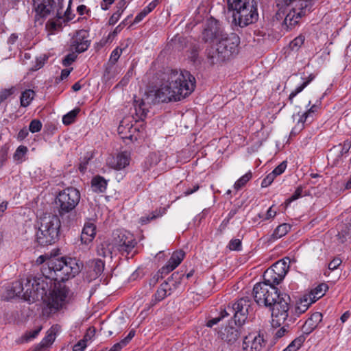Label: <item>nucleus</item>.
Listing matches in <instances>:
<instances>
[{
    "mask_svg": "<svg viewBox=\"0 0 351 351\" xmlns=\"http://www.w3.org/2000/svg\"><path fill=\"white\" fill-rule=\"evenodd\" d=\"M91 187L94 192L104 193L107 187V180L100 176H97L92 179Z\"/></svg>",
    "mask_w": 351,
    "mask_h": 351,
    "instance_id": "21",
    "label": "nucleus"
},
{
    "mask_svg": "<svg viewBox=\"0 0 351 351\" xmlns=\"http://www.w3.org/2000/svg\"><path fill=\"white\" fill-rule=\"evenodd\" d=\"M185 256V252L183 250H179L174 252L169 258V261L171 264H172L174 267H178L182 260L184 259Z\"/></svg>",
    "mask_w": 351,
    "mask_h": 351,
    "instance_id": "34",
    "label": "nucleus"
},
{
    "mask_svg": "<svg viewBox=\"0 0 351 351\" xmlns=\"http://www.w3.org/2000/svg\"><path fill=\"white\" fill-rule=\"evenodd\" d=\"M254 0H228V5L229 8H238V6L246 1H249L250 3H253Z\"/></svg>",
    "mask_w": 351,
    "mask_h": 351,
    "instance_id": "54",
    "label": "nucleus"
},
{
    "mask_svg": "<svg viewBox=\"0 0 351 351\" xmlns=\"http://www.w3.org/2000/svg\"><path fill=\"white\" fill-rule=\"evenodd\" d=\"M60 4V0H33L36 21H40V24H42L43 19L53 16L54 17L48 21V24L56 29V27L61 25V20L64 22L69 21L70 19L66 17L68 10L64 12Z\"/></svg>",
    "mask_w": 351,
    "mask_h": 351,
    "instance_id": "5",
    "label": "nucleus"
},
{
    "mask_svg": "<svg viewBox=\"0 0 351 351\" xmlns=\"http://www.w3.org/2000/svg\"><path fill=\"white\" fill-rule=\"evenodd\" d=\"M278 276L275 271L269 268L264 273V281L263 282H266L269 286L275 287V285H278L284 279L281 276Z\"/></svg>",
    "mask_w": 351,
    "mask_h": 351,
    "instance_id": "20",
    "label": "nucleus"
},
{
    "mask_svg": "<svg viewBox=\"0 0 351 351\" xmlns=\"http://www.w3.org/2000/svg\"><path fill=\"white\" fill-rule=\"evenodd\" d=\"M161 215L162 213L160 211L155 210L147 217H141L140 218V222L141 224H145L151 220L155 219Z\"/></svg>",
    "mask_w": 351,
    "mask_h": 351,
    "instance_id": "43",
    "label": "nucleus"
},
{
    "mask_svg": "<svg viewBox=\"0 0 351 351\" xmlns=\"http://www.w3.org/2000/svg\"><path fill=\"white\" fill-rule=\"evenodd\" d=\"M337 236L341 243H343L348 239H351V223L345 224Z\"/></svg>",
    "mask_w": 351,
    "mask_h": 351,
    "instance_id": "30",
    "label": "nucleus"
},
{
    "mask_svg": "<svg viewBox=\"0 0 351 351\" xmlns=\"http://www.w3.org/2000/svg\"><path fill=\"white\" fill-rule=\"evenodd\" d=\"M112 250H115V248L113 247V245L111 244H101L99 247H98L97 252L98 254L104 257L111 256Z\"/></svg>",
    "mask_w": 351,
    "mask_h": 351,
    "instance_id": "36",
    "label": "nucleus"
},
{
    "mask_svg": "<svg viewBox=\"0 0 351 351\" xmlns=\"http://www.w3.org/2000/svg\"><path fill=\"white\" fill-rule=\"evenodd\" d=\"M288 326H284L283 327L280 328L279 330H278L275 334V337L276 339L281 338L283 337L287 332H288Z\"/></svg>",
    "mask_w": 351,
    "mask_h": 351,
    "instance_id": "57",
    "label": "nucleus"
},
{
    "mask_svg": "<svg viewBox=\"0 0 351 351\" xmlns=\"http://www.w3.org/2000/svg\"><path fill=\"white\" fill-rule=\"evenodd\" d=\"M60 226V220L56 215L46 214L40 217L36 242L41 246L54 243L58 239Z\"/></svg>",
    "mask_w": 351,
    "mask_h": 351,
    "instance_id": "6",
    "label": "nucleus"
},
{
    "mask_svg": "<svg viewBox=\"0 0 351 351\" xmlns=\"http://www.w3.org/2000/svg\"><path fill=\"white\" fill-rule=\"evenodd\" d=\"M42 128V123L38 119L32 120L29 125V130L32 132H38Z\"/></svg>",
    "mask_w": 351,
    "mask_h": 351,
    "instance_id": "46",
    "label": "nucleus"
},
{
    "mask_svg": "<svg viewBox=\"0 0 351 351\" xmlns=\"http://www.w3.org/2000/svg\"><path fill=\"white\" fill-rule=\"evenodd\" d=\"M121 14V12H119V10H117L116 12H114L109 19V24L114 25L119 19Z\"/></svg>",
    "mask_w": 351,
    "mask_h": 351,
    "instance_id": "59",
    "label": "nucleus"
},
{
    "mask_svg": "<svg viewBox=\"0 0 351 351\" xmlns=\"http://www.w3.org/2000/svg\"><path fill=\"white\" fill-rule=\"evenodd\" d=\"M341 260L339 258H335L328 264V269L332 271L335 270L341 265Z\"/></svg>",
    "mask_w": 351,
    "mask_h": 351,
    "instance_id": "55",
    "label": "nucleus"
},
{
    "mask_svg": "<svg viewBox=\"0 0 351 351\" xmlns=\"http://www.w3.org/2000/svg\"><path fill=\"white\" fill-rule=\"evenodd\" d=\"M90 159V157H84V158L83 159V161L81 162V163L80 164V171L81 172H84V171L86 169V166L88 163V160Z\"/></svg>",
    "mask_w": 351,
    "mask_h": 351,
    "instance_id": "62",
    "label": "nucleus"
},
{
    "mask_svg": "<svg viewBox=\"0 0 351 351\" xmlns=\"http://www.w3.org/2000/svg\"><path fill=\"white\" fill-rule=\"evenodd\" d=\"M134 335L135 331L134 330H130L127 337L121 340V343L123 346H125L134 337Z\"/></svg>",
    "mask_w": 351,
    "mask_h": 351,
    "instance_id": "60",
    "label": "nucleus"
},
{
    "mask_svg": "<svg viewBox=\"0 0 351 351\" xmlns=\"http://www.w3.org/2000/svg\"><path fill=\"white\" fill-rule=\"evenodd\" d=\"M265 343L263 337L260 334H250L243 341V351H261Z\"/></svg>",
    "mask_w": 351,
    "mask_h": 351,
    "instance_id": "13",
    "label": "nucleus"
},
{
    "mask_svg": "<svg viewBox=\"0 0 351 351\" xmlns=\"http://www.w3.org/2000/svg\"><path fill=\"white\" fill-rule=\"evenodd\" d=\"M289 265L286 260L282 259L276 262L269 269H272L278 276L284 278L288 271Z\"/></svg>",
    "mask_w": 351,
    "mask_h": 351,
    "instance_id": "22",
    "label": "nucleus"
},
{
    "mask_svg": "<svg viewBox=\"0 0 351 351\" xmlns=\"http://www.w3.org/2000/svg\"><path fill=\"white\" fill-rule=\"evenodd\" d=\"M312 303L314 302H311L310 296L308 295H304L303 298L300 299L299 303L297 304L295 308V313L298 315L304 313Z\"/></svg>",
    "mask_w": 351,
    "mask_h": 351,
    "instance_id": "23",
    "label": "nucleus"
},
{
    "mask_svg": "<svg viewBox=\"0 0 351 351\" xmlns=\"http://www.w3.org/2000/svg\"><path fill=\"white\" fill-rule=\"evenodd\" d=\"M240 337V331L235 327H226L221 332V338L230 345L234 344Z\"/></svg>",
    "mask_w": 351,
    "mask_h": 351,
    "instance_id": "17",
    "label": "nucleus"
},
{
    "mask_svg": "<svg viewBox=\"0 0 351 351\" xmlns=\"http://www.w3.org/2000/svg\"><path fill=\"white\" fill-rule=\"evenodd\" d=\"M253 296L258 305L270 308L273 327L280 326L287 319L291 298L287 293L280 294L276 287L261 282L254 285Z\"/></svg>",
    "mask_w": 351,
    "mask_h": 351,
    "instance_id": "3",
    "label": "nucleus"
},
{
    "mask_svg": "<svg viewBox=\"0 0 351 351\" xmlns=\"http://www.w3.org/2000/svg\"><path fill=\"white\" fill-rule=\"evenodd\" d=\"M223 33V31L220 27L219 21L211 17L205 25L202 38L205 43L213 42L215 39L217 42Z\"/></svg>",
    "mask_w": 351,
    "mask_h": 351,
    "instance_id": "12",
    "label": "nucleus"
},
{
    "mask_svg": "<svg viewBox=\"0 0 351 351\" xmlns=\"http://www.w3.org/2000/svg\"><path fill=\"white\" fill-rule=\"evenodd\" d=\"M96 234V227L92 222H87L84 224L81 234V241L87 244L90 243L95 237Z\"/></svg>",
    "mask_w": 351,
    "mask_h": 351,
    "instance_id": "19",
    "label": "nucleus"
},
{
    "mask_svg": "<svg viewBox=\"0 0 351 351\" xmlns=\"http://www.w3.org/2000/svg\"><path fill=\"white\" fill-rule=\"evenodd\" d=\"M41 329H42V327L40 326L34 330L27 332L25 335V340L27 341H29V340L35 338L36 337H37V335L40 332Z\"/></svg>",
    "mask_w": 351,
    "mask_h": 351,
    "instance_id": "53",
    "label": "nucleus"
},
{
    "mask_svg": "<svg viewBox=\"0 0 351 351\" xmlns=\"http://www.w3.org/2000/svg\"><path fill=\"white\" fill-rule=\"evenodd\" d=\"M298 116L299 117V119L296 125L292 129L291 135H296L304 128L305 124H309L313 120V117L310 116L309 113H306V112L301 114L298 113Z\"/></svg>",
    "mask_w": 351,
    "mask_h": 351,
    "instance_id": "18",
    "label": "nucleus"
},
{
    "mask_svg": "<svg viewBox=\"0 0 351 351\" xmlns=\"http://www.w3.org/2000/svg\"><path fill=\"white\" fill-rule=\"evenodd\" d=\"M114 160V168L116 169H122L129 165V158L126 152L118 154Z\"/></svg>",
    "mask_w": 351,
    "mask_h": 351,
    "instance_id": "25",
    "label": "nucleus"
},
{
    "mask_svg": "<svg viewBox=\"0 0 351 351\" xmlns=\"http://www.w3.org/2000/svg\"><path fill=\"white\" fill-rule=\"evenodd\" d=\"M176 267H174L170 262L168 261L165 266H163L160 270L159 272L161 274V278H162L163 275H166L169 274L170 271H173Z\"/></svg>",
    "mask_w": 351,
    "mask_h": 351,
    "instance_id": "51",
    "label": "nucleus"
},
{
    "mask_svg": "<svg viewBox=\"0 0 351 351\" xmlns=\"http://www.w3.org/2000/svg\"><path fill=\"white\" fill-rule=\"evenodd\" d=\"M28 134V130L24 128L19 132L17 138L19 141H23L27 136Z\"/></svg>",
    "mask_w": 351,
    "mask_h": 351,
    "instance_id": "61",
    "label": "nucleus"
},
{
    "mask_svg": "<svg viewBox=\"0 0 351 351\" xmlns=\"http://www.w3.org/2000/svg\"><path fill=\"white\" fill-rule=\"evenodd\" d=\"M305 339L306 336L304 335H301L293 340L285 349L288 351H297L304 343Z\"/></svg>",
    "mask_w": 351,
    "mask_h": 351,
    "instance_id": "31",
    "label": "nucleus"
},
{
    "mask_svg": "<svg viewBox=\"0 0 351 351\" xmlns=\"http://www.w3.org/2000/svg\"><path fill=\"white\" fill-rule=\"evenodd\" d=\"M276 176L272 173H269L262 181L261 186L267 187L269 186L274 181Z\"/></svg>",
    "mask_w": 351,
    "mask_h": 351,
    "instance_id": "50",
    "label": "nucleus"
},
{
    "mask_svg": "<svg viewBox=\"0 0 351 351\" xmlns=\"http://www.w3.org/2000/svg\"><path fill=\"white\" fill-rule=\"evenodd\" d=\"M46 264L47 268L43 269V275L46 278L58 282H64L74 277L80 271L82 267L78 261L73 258L48 259ZM25 281V287L23 282H13L10 290L12 294L9 293V298L21 297L29 302H34L40 298L46 304L47 308L44 309L46 313H55L68 302L70 290L65 285L55 284L53 290L49 291L47 295L49 287L44 280L34 279L32 284L30 280L27 279Z\"/></svg>",
    "mask_w": 351,
    "mask_h": 351,
    "instance_id": "1",
    "label": "nucleus"
},
{
    "mask_svg": "<svg viewBox=\"0 0 351 351\" xmlns=\"http://www.w3.org/2000/svg\"><path fill=\"white\" fill-rule=\"evenodd\" d=\"M304 40V36L300 35L290 43L289 47L292 51H297L303 45Z\"/></svg>",
    "mask_w": 351,
    "mask_h": 351,
    "instance_id": "40",
    "label": "nucleus"
},
{
    "mask_svg": "<svg viewBox=\"0 0 351 351\" xmlns=\"http://www.w3.org/2000/svg\"><path fill=\"white\" fill-rule=\"evenodd\" d=\"M315 78V75L313 74H310L308 77V79L304 81L302 84L297 87L291 93L289 97V99L292 103L293 99L300 92H302L308 84L309 83L313 80Z\"/></svg>",
    "mask_w": 351,
    "mask_h": 351,
    "instance_id": "29",
    "label": "nucleus"
},
{
    "mask_svg": "<svg viewBox=\"0 0 351 351\" xmlns=\"http://www.w3.org/2000/svg\"><path fill=\"white\" fill-rule=\"evenodd\" d=\"M303 189L302 186H298L293 194L288 198L286 202H285V206L287 207L289 204H291L292 202L298 199L302 196Z\"/></svg>",
    "mask_w": 351,
    "mask_h": 351,
    "instance_id": "42",
    "label": "nucleus"
},
{
    "mask_svg": "<svg viewBox=\"0 0 351 351\" xmlns=\"http://www.w3.org/2000/svg\"><path fill=\"white\" fill-rule=\"evenodd\" d=\"M45 58L40 57L36 59V65L34 66V70L36 71L40 69L45 64Z\"/></svg>",
    "mask_w": 351,
    "mask_h": 351,
    "instance_id": "63",
    "label": "nucleus"
},
{
    "mask_svg": "<svg viewBox=\"0 0 351 351\" xmlns=\"http://www.w3.org/2000/svg\"><path fill=\"white\" fill-rule=\"evenodd\" d=\"M158 0H154L152 1L145 9L149 13L151 12L157 5Z\"/></svg>",
    "mask_w": 351,
    "mask_h": 351,
    "instance_id": "64",
    "label": "nucleus"
},
{
    "mask_svg": "<svg viewBox=\"0 0 351 351\" xmlns=\"http://www.w3.org/2000/svg\"><path fill=\"white\" fill-rule=\"evenodd\" d=\"M168 287V282H164L160 286L154 295L156 301H161L167 296L168 290H171V287Z\"/></svg>",
    "mask_w": 351,
    "mask_h": 351,
    "instance_id": "32",
    "label": "nucleus"
},
{
    "mask_svg": "<svg viewBox=\"0 0 351 351\" xmlns=\"http://www.w3.org/2000/svg\"><path fill=\"white\" fill-rule=\"evenodd\" d=\"M221 51V50H220V48L217 44L215 46H210L206 49V56L210 64H214L228 59L227 57H223V56L219 53Z\"/></svg>",
    "mask_w": 351,
    "mask_h": 351,
    "instance_id": "16",
    "label": "nucleus"
},
{
    "mask_svg": "<svg viewBox=\"0 0 351 351\" xmlns=\"http://www.w3.org/2000/svg\"><path fill=\"white\" fill-rule=\"evenodd\" d=\"M240 38L237 34L230 33L228 34L224 32L217 42V45L221 50V54L228 58L237 53Z\"/></svg>",
    "mask_w": 351,
    "mask_h": 351,
    "instance_id": "11",
    "label": "nucleus"
},
{
    "mask_svg": "<svg viewBox=\"0 0 351 351\" xmlns=\"http://www.w3.org/2000/svg\"><path fill=\"white\" fill-rule=\"evenodd\" d=\"M291 229V226L287 223H282L278 226L273 233V237L275 239H280L285 236Z\"/></svg>",
    "mask_w": 351,
    "mask_h": 351,
    "instance_id": "35",
    "label": "nucleus"
},
{
    "mask_svg": "<svg viewBox=\"0 0 351 351\" xmlns=\"http://www.w3.org/2000/svg\"><path fill=\"white\" fill-rule=\"evenodd\" d=\"M252 174L250 171L240 178L234 185L236 190H239L252 178Z\"/></svg>",
    "mask_w": 351,
    "mask_h": 351,
    "instance_id": "39",
    "label": "nucleus"
},
{
    "mask_svg": "<svg viewBox=\"0 0 351 351\" xmlns=\"http://www.w3.org/2000/svg\"><path fill=\"white\" fill-rule=\"evenodd\" d=\"M14 93V88H5L0 91V104Z\"/></svg>",
    "mask_w": 351,
    "mask_h": 351,
    "instance_id": "48",
    "label": "nucleus"
},
{
    "mask_svg": "<svg viewBox=\"0 0 351 351\" xmlns=\"http://www.w3.org/2000/svg\"><path fill=\"white\" fill-rule=\"evenodd\" d=\"M122 51L123 49L121 48L117 47L114 49L111 53L109 62L111 64H114L118 61L121 54L122 53Z\"/></svg>",
    "mask_w": 351,
    "mask_h": 351,
    "instance_id": "45",
    "label": "nucleus"
},
{
    "mask_svg": "<svg viewBox=\"0 0 351 351\" xmlns=\"http://www.w3.org/2000/svg\"><path fill=\"white\" fill-rule=\"evenodd\" d=\"M160 87L145 93L140 101L135 100V110L140 118L145 117L152 104L180 101L195 89V79L187 71L167 69L162 75Z\"/></svg>",
    "mask_w": 351,
    "mask_h": 351,
    "instance_id": "2",
    "label": "nucleus"
},
{
    "mask_svg": "<svg viewBox=\"0 0 351 351\" xmlns=\"http://www.w3.org/2000/svg\"><path fill=\"white\" fill-rule=\"evenodd\" d=\"M287 168V161L282 162L271 172L276 176L282 174Z\"/></svg>",
    "mask_w": 351,
    "mask_h": 351,
    "instance_id": "52",
    "label": "nucleus"
},
{
    "mask_svg": "<svg viewBox=\"0 0 351 351\" xmlns=\"http://www.w3.org/2000/svg\"><path fill=\"white\" fill-rule=\"evenodd\" d=\"M322 314L319 312L313 313L302 326V335L305 336L311 333L322 320Z\"/></svg>",
    "mask_w": 351,
    "mask_h": 351,
    "instance_id": "15",
    "label": "nucleus"
},
{
    "mask_svg": "<svg viewBox=\"0 0 351 351\" xmlns=\"http://www.w3.org/2000/svg\"><path fill=\"white\" fill-rule=\"evenodd\" d=\"M228 247L230 250L240 251L241 250V241L239 239H232Z\"/></svg>",
    "mask_w": 351,
    "mask_h": 351,
    "instance_id": "47",
    "label": "nucleus"
},
{
    "mask_svg": "<svg viewBox=\"0 0 351 351\" xmlns=\"http://www.w3.org/2000/svg\"><path fill=\"white\" fill-rule=\"evenodd\" d=\"M88 37V33L84 29H81L76 32L75 37L73 39L72 42V47H75L76 52L82 53L88 49L90 45Z\"/></svg>",
    "mask_w": 351,
    "mask_h": 351,
    "instance_id": "14",
    "label": "nucleus"
},
{
    "mask_svg": "<svg viewBox=\"0 0 351 351\" xmlns=\"http://www.w3.org/2000/svg\"><path fill=\"white\" fill-rule=\"evenodd\" d=\"M313 0H276L278 8L276 18L277 20L284 19L282 25L286 29H291L298 23V19L311 11Z\"/></svg>",
    "mask_w": 351,
    "mask_h": 351,
    "instance_id": "4",
    "label": "nucleus"
},
{
    "mask_svg": "<svg viewBox=\"0 0 351 351\" xmlns=\"http://www.w3.org/2000/svg\"><path fill=\"white\" fill-rule=\"evenodd\" d=\"M184 276V274L182 273L174 272L165 282H168V286H169V284H171L170 286H173L174 288H176L177 286L180 284L181 280Z\"/></svg>",
    "mask_w": 351,
    "mask_h": 351,
    "instance_id": "37",
    "label": "nucleus"
},
{
    "mask_svg": "<svg viewBox=\"0 0 351 351\" xmlns=\"http://www.w3.org/2000/svg\"><path fill=\"white\" fill-rule=\"evenodd\" d=\"M149 14V12L144 8L137 16H136L134 21H133V23L135 24V23H139L140 21H141L144 17H145L147 14Z\"/></svg>",
    "mask_w": 351,
    "mask_h": 351,
    "instance_id": "56",
    "label": "nucleus"
},
{
    "mask_svg": "<svg viewBox=\"0 0 351 351\" xmlns=\"http://www.w3.org/2000/svg\"><path fill=\"white\" fill-rule=\"evenodd\" d=\"M80 197V191L74 187H67L60 191L55 199L56 208L59 215L63 218L64 215L71 213L79 204Z\"/></svg>",
    "mask_w": 351,
    "mask_h": 351,
    "instance_id": "8",
    "label": "nucleus"
},
{
    "mask_svg": "<svg viewBox=\"0 0 351 351\" xmlns=\"http://www.w3.org/2000/svg\"><path fill=\"white\" fill-rule=\"evenodd\" d=\"M104 262L101 259L94 260L92 263L93 272L92 276L95 278L99 277L104 270Z\"/></svg>",
    "mask_w": 351,
    "mask_h": 351,
    "instance_id": "28",
    "label": "nucleus"
},
{
    "mask_svg": "<svg viewBox=\"0 0 351 351\" xmlns=\"http://www.w3.org/2000/svg\"><path fill=\"white\" fill-rule=\"evenodd\" d=\"M328 285L325 283H322L313 289L308 295L311 298V302H315L317 300L321 298L328 289Z\"/></svg>",
    "mask_w": 351,
    "mask_h": 351,
    "instance_id": "24",
    "label": "nucleus"
},
{
    "mask_svg": "<svg viewBox=\"0 0 351 351\" xmlns=\"http://www.w3.org/2000/svg\"><path fill=\"white\" fill-rule=\"evenodd\" d=\"M339 145H341V144H340ZM350 147H351V141L349 140L345 141L342 144V149L341 151V154H343L348 153L349 152Z\"/></svg>",
    "mask_w": 351,
    "mask_h": 351,
    "instance_id": "58",
    "label": "nucleus"
},
{
    "mask_svg": "<svg viewBox=\"0 0 351 351\" xmlns=\"http://www.w3.org/2000/svg\"><path fill=\"white\" fill-rule=\"evenodd\" d=\"M201 49H202V47H200V45L199 44H194L192 45L191 51H190V56H189L191 61H193V62H195L197 60L198 56H199V51H201Z\"/></svg>",
    "mask_w": 351,
    "mask_h": 351,
    "instance_id": "41",
    "label": "nucleus"
},
{
    "mask_svg": "<svg viewBox=\"0 0 351 351\" xmlns=\"http://www.w3.org/2000/svg\"><path fill=\"white\" fill-rule=\"evenodd\" d=\"M88 341V335H84V338L79 341L73 348V351H84L86 348V342Z\"/></svg>",
    "mask_w": 351,
    "mask_h": 351,
    "instance_id": "44",
    "label": "nucleus"
},
{
    "mask_svg": "<svg viewBox=\"0 0 351 351\" xmlns=\"http://www.w3.org/2000/svg\"><path fill=\"white\" fill-rule=\"evenodd\" d=\"M250 302L251 300L248 297L241 298L235 302L232 306H228L227 308L222 310L219 317L208 320L206 323V326L210 328L213 327L231 313L234 314L233 317L235 324L239 326L243 325L247 318Z\"/></svg>",
    "mask_w": 351,
    "mask_h": 351,
    "instance_id": "7",
    "label": "nucleus"
},
{
    "mask_svg": "<svg viewBox=\"0 0 351 351\" xmlns=\"http://www.w3.org/2000/svg\"><path fill=\"white\" fill-rule=\"evenodd\" d=\"M34 96L35 92L32 89H27L23 91L20 98L21 106L27 107L34 99Z\"/></svg>",
    "mask_w": 351,
    "mask_h": 351,
    "instance_id": "27",
    "label": "nucleus"
},
{
    "mask_svg": "<svg viewBox=\"0 0 351 351\" xmlns=\"http://www.w3.org/2000/svg\"><path fill=\"white\" fill-rule=\"evenodd\" d=\"M80 111V109L79 108H75L73 110L64 115L62 117L63 123L66 125H68L73 123Z\"/></svg>",
    "mask_w": 351,
    "mask_h": 351,
    "instance_id": "33",
    "label": "nucleus"
},
{
    "mask_svg": "<svg viewBox=\"0 0 351 351\" xmlns=\"http://www.w3.org/2000/svg\"><path fill=\"white\" fill-rule=\"evenodd\" d=\"M133 235L129 232L115 230L112 233V245L117 251L129 254L136 245Z\"/></svg>",
    "mask_w": 351,
    "mask_h": 351,
    "instance_id": "10",
    "label": "nucleus"
},
{
    "mask_svg": "<svg viewBox=\"0 0 351 351\" xmlns=\"http://www.w3.org/2000/svg\"><path fill=\"white\" fill-rule=\"evenodd\" d=\"M230 9L234 11L233 21L241 27L254 23L258 19L257 5L254 1L253 3L246 1L239 5L238 8H231Z\"/></svg>",
    "mask_w": 351,
    "mask_h": 351,
    "instance_id": "9",
    "label": "nucleus"
},
{
    "mask_svg": "<svg viewBox=\"0 0 351 351\" xmlns=\"http://www.w3.org/2000/svg\"><path fill=\"white\" fill-rule=\"evenodd\" d=\"M77 58V56L74 53H69L62 60V64L64 66H68L71 64Z\"/></svg>",
    "mask_w": 351,
    "mask_h": 351,
    "instance_id": "49",
    "label": "nucleus"
},
{
    "mask_svg": "<svg viewBox=\"0 0 351 351\" xmlns=\"http://www.w3.org/2000/svg\"><path fill=\"white\" fill-rule=\"evenodd\" d=\"M53 328L52 327L50 330L48 331L47 336L41 341L38 347L36 348L35 351H40L41 349L45 348L49 345L52 344V343L55 340L56 333L53 330Z\"/></svg>",
    "mask_w": 351,
    "mask_h": 351,
    "instance_id": "26",
    "label": "nucleus"
},
{
    "mask_svg": "<svg viewBox=\"0 0 351 351\" xmlns=\"http://www.w3.org/2000/svg\"><path fill=\"white\" fill-rule=\"evenodd\" d=\"M27 151L28 149L26 146L20 145L18 147L13 155L14 160L18 162H21L23 161V158L25 156Z\"/></svg>",
    "mask_w": 351,
    "mask_h": 351,
    "instance_id": "38",
    "label": "nucleus"
}]
</instances>
